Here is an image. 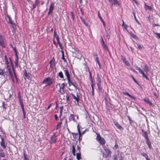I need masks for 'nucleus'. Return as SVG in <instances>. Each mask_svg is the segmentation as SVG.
<instances>
[{"label":"nucleus","mask_w":160,"mask_h":160,"mask_svg":"<svg viewBox=\"0 0 160 160\" xmlns=\"http://www.w3.org/2000/svg\"><path fill=\"white\" fill-rule=\"evenodd\" d=\"M77 150H78V152H80V148L78 146H77Z\"/></svg>","instance_id":"4d7b16f0"},{"label":"nucleus","mask_w":160,"mask_h":160,"mask_svg":"<svg viewBox=\"0 0 160 160\" xmlns=\"http://www.w3.org/2000/svg\"><path fill=\"white\" fill-rule=\"evenodd\" d=\"M0 137L2 140L0 142L1 146L3 147V148L5 149L6 148V146L5 145V142L4 140V139L1 135H0Z\"/></svg>","instance_id":"9d476101"},{"label":"nucleus","mask_w":160,"mask_h":160,"mask_svg":"<svg viewBox=\"0 0 160 160\" xmlns=\"http://www.w3.org/2000/svg\"><path fill=\"white\" fill-rule=\"evenodd\" d=\"M69 119L70 120H72L74 121H75V119L74 115L73 114H71L70 117H69Z\"/></svg>","instance_id":"412c9836"},{"label":"nucleus","mask_w":160,"mask_h":160,"mask_svg":"<svg viewBox=\"0 0 160 160\" xmlns=\"http://www.w3.org/2000/svg\"><path fill=\"white\" fill-rule=\"evenodd\" d=\"M114 123L115 125L116 126V127L120 130H123V128L122 127V126L118 123L117 122H114Z\"/></svg>","instance_id":"dca6fc26"},{"label":"nucleus","mask_w":160,"mask_h":160,"mask_svg":"<svg viewBox=\"0 0 160 160\" xmlns=\"http://www.w3.org/2000/svg\"><path fill=\"white\" fill-rule=\"evenodd\" d=\"M132 37H133V38H134L135 39L137 38V36L134 34L132 35Z\"/></svg>","instance_id":"0e129e2a"},{"label":"nucleus","mask_w":160,"mask_h":160,"mask_svg":"<svg viewBox=\"0 0 160 160\" xmlns=\"http://www.w3.org/2000/svg\"><path fill=\"white\" fill-rule=\"evenodd\" d=\"M145 102L147 103L148 104L150 105V106L152 105V103L150 101H145Z\"/></svg>","instance_id":"a18cd8bd"},{"label":"nucleus","mask_w":160,"mask_h":160,"mask_svg":"<svg viewBox=\"0 0 160 160\" xmlns=\"http://www.w3.org/2000/svg\"><path fill=\"white\" fill-rule=\"evenodd\" d=\"M62 58L64 61V62H66V60L64 57V53H63V51H62Z\"/></svg>","instance_id":"79ce46f5"},{"label":"nucleus","mask_w":160,"mask_h":160,"mask_svg":"<svg viewBox=\"0 0 160 160\" xmlns=\"http://www.w3.org/2000/svg\"><path fill=\"white\" fill-rule=\"evenodd\" d=\"M52 105V103H51L50 104H49V106H48V108H47V110L48 109L50 108V107H51Z\"/></svg>","instance_id":"774afa93"},{"label":"nucleus","mask_w":160,"mask_h":160,"mask_svg":"<svg viewBox=\"0 0 160 160\" xmlns=\"http://www.w3.org/2000/svg\"><path fill=\"white\" fill-rule=\"evenodd\" d=\"M72 134L73 137H76L78 134L77 133H75L74 132H72Z\"/></svg>","instance_id":"3c124183"},{"label":"nucleus","mask_w":160,"mask_h":160,"mask_svg":"<svg viewBox=\"0 0 160 160\" xmlns=\"http://www.w3.org/2000/svg\"><path fill=\"white\" fill-rule=\"evenodd\" d=\"M146 143L148 144V143H150V142L149 141V140L148 138L146 139Z\"/></svg>","instance_id":"603ef678"},{"label":"nucleus","mask_w":160,"mask_h":160,"mask_svg":"<svg viewBox=\"0 0 160 160\" xmlns=\"http://www.w3.org/2000/svg\"><path fill=\"white\" fill-rule=\"evenodd\" d=\"M56 136L54 135H53L51 137L50 140L51 143H54L56 141Z\"/></svg>","instance_id":"ddd939ff"},{"label":"nucleus","mask_w":160,"mask_h":160,"mask_svg":"<svg viewBox=\"0 0 160 160\" xmlns=\"http://www.w3.org/2000/svg\"><path fill=\"white\" fill-rule=\"evenodd\" d=\"M23 77L25 80L27 79H29V75L28 73L27 72V71L25 69H24L23 71Z\"/></svg>","instance_id":"1a4fd4ad"},{"label":"nucleus","mask_w":160,"mask_h":160,"mask_svg":"<svg viewBox=\"0 0 160 160\" xmlns=\"http://www.w3.org/2000/svg\"><path fill=\"white\" fill-rule=\"evenodd\" d=\"M39 3V0H36L34 3L32 5L33 8L32 10H33L36 7V6L38 5Z\"/></svg>","instance_id":"a211bd4d"},{"label":"nucleus","mask_w":160,"mask_h":160,"mask_svg":"<svg viewBox=\"0 0 160 160\" xmlns=\"http://www.w3.org/2000/svg\"><path fill=\"white\" fill-rule=\"evenodd\" d=\"M98 16L99 17V18L101 20V21L103 23V25H104V26L105 27V22L103 21V20L102 19V17H101V16H100V14H99V12L98 13Z\"/></svg>","instance_id":"bb28decb"},{"label":"nucleus","mask_w":160,"mask_h":160,"mask_svg":"<svg viewBox=\"0 0 160 160\" xmlns=\"http://www.w3.org/2000/svg\"><path fill=\"white\" fill-rule=\"evenodd\" d=\"M101 43L102 44L104 50H105L106 51H108V48L106 45L105 42L103 40V38L102 37H101Z\"/></svg>","instance_id":"0eeeda50"},{"label":"nucleus","mask_w":160,"mask_h":160,"mask_svg":"<svg viewBox=\"0 0 160 160\" xmlns=\"http://www.w3.org/2000/svg\"><path fill=\"white\" fill-rule=\"evenodd\" d=\"M0 46L2 48L6 47L5 43L4 42V39L3 36L0 33Z\"/></svg>","instance_id":"20e7f679"},{"label":"nucleus","mask_w":160,"mask_h":160,"mask_svg":"<svg viewBox=\"0 0 160 160\" xmlns=\"http://www.w3.org/2000/svg\"><path fill=\"white\" fill-rule=\"evenodd\" d=\"M141 73L142 74L143 77L145 78L147 80H149L147 76L145 74V73H144L143 71L142 72H141Z\"/></svg>","instance_id":"72a5a7b5"},{"label":"nucleus","mask_w":160,"mask_h":160,"mask_svg":"<svg viewBox=\"0 0 160 160\" xmlns=\"http://www.w3.org/2000/svg\"><path fill=\"white\" fill-rule=\"evenodd\" d=\"M18 56L17 54H16V58L15 59V61L14 63H18Z\"/></svg>","instance_id":"ea45409f"},{"label":"nucleus","mask_w":160,"mask_h":160,"mask_svg":"<svg viewBox=\"0 0 160 160\" xmlns=\"http://www.w3.org/2000/svg\"><path fill=\"white\" fill-rule=\"evenodd\" d=\"M136 69L138 70V71L140 73H141V72H142V70L140 68L138 67H137V66H136Z\"/></svg>","instance_id":"37998d69"},{"label":"nucleus","mask_w":160,"mask_h":160,"mask_svg":"<svg viewBox=\"0 0 160 160\" xmlns=\"http://www.w3.org/2000/svg\"><path fill=\"white\" fill-rule=\"evenodd\" d=\"M20 101V103L21 105V107L22 110V111H23V117L24 118H25V112L24 109V105L22 101Z\"/></svg>","instance_id":"f8f14e48"},{"label":"nucleus","mask_w":160,"mask_h":160,"mask_svg":"<svg viewBox=\"0 0 160 160\" xmlns=\"http://www.w3.org/2000/svg\"><path fill=\"white\" fill-rule=\"evenodd\" d=\"M123 93L124 95L129 96L131 99H135V98L134 97L132 96L128 92H123Z\"/></svg>","instance_id":"6ab92c4d"},{"label":"nucleus","mask_w":160,"mask_h":160,"mask_svg":"<svg viewBox=\"0 0 160 160\" xmlns=\"http://www.w3.org/2000/svg\"><path fill=\"white\" fill-rule=\"evenodd\" d=\"M42 83L46 84L45 86H50L52 83V80L49 78H46L43 80Z\"/></svg>","instance_id":"7ed1b4c3"},{"label":"nucleus","mask_w":160,"mask_h":160,"mask_svg":"<svg viewBox=\"0 0 160 160\" xmlns=\"http://www.w3.org/2000/svg\"><path fill=\"white\" fill-rule=\"evenodd\" d=\"M97 136L96 138L97 140L99 142L100 144L103 145L105 143V141L103 138H102L99 133H97Z\"/></svg>","instance_id":"f03ea898"},{"label":"nucleus","mask_w":160,"mask_h":160,"mask_svg":"<svg viewBox=\"0 0 160 160\" xmlns=\"http://www.w3.org/2000/svg\"><path fill=\"white\" fill-rule=\"evenodd\" d=\"M143 136L145 138V139L148 138V137L147 133L146 131L143 132Z\"/></svg>","instance_id":"c9c22d12"},{"label":"nucleus","mask_w":160,"mask_h":160,"mask_svg":"<svg viewBox=\"0 0 160 160\" xmlns=\"http://www.w3.org/2000/svg\"><path fill=\"white\" fill-rule=\"evenodd\" d=\"M88 72H89V76H90V81H92V80H93L92 77V76L91 72L90 71L89 69L88 70Z\"/></svg>","instance_id":"f704fd0d"},{"label":"nucleus","mask_w":160,"mask_h":160,"mask_svg":"<svg viewBox=\"0 0 160 160\" xmlns=\"http://www.w3.org/2000/svg\"><path fill=\"white\" fill-rule=\"evenodd\" d=\"M4 59H5L6 63L7 65V66L9 64V62L8 61V58H7L6 56H4Z\"/></svg>","instance_id":"4c0bfd02"},{"label":"nucleus","mask_w":160,"mask_h":160,"mask_svg":"<svg viewBox=\"0 0 160 160\" xmlns=\"http://www.w3.org/2000/svg\"><path fill=\"white\" fill-rule=\"evenodd\" d=\"M63 106H61V107H60V114L61 115L62 114V110H63Z\"/></svg>","instance_id":"de8ad7c7"},{"label":"nucleus","mask_w":160,"mask_h":160,"mask_svg":"<svg viewBox=\"0 0 160 160\" xmlns=\"http://www.w3.org/2000/svg\"><path fill=\"white\" fill-rule=\"evenodd\" d=\"M141 73L142 74L143 77L145 78L147 80H149L147 76L145 74V73H144L143 71L142 72H141Z\"/></svg>","instance_id":"473e14b6"},{"label":"nucleus","mask_w":160,"mask_h":160,"mask_svg":"<svg viewBox=\"0 0 160 160\" xmlns=\"http://www.w3.org/2000/svg\"><path fill=\"white\" fill-rule=\"evenodd\" d=\"M68 83L69 86H71L72 85L74 87L76 90L78 89V84L75 82H73L70 79L68 80Z\"/></svg>","instance_id":"39448f33"},{"label":"nucleus","mask_w":160,"mask_h":160,"mask_svg":"<svg viewBox=\"0 0 160 160\" xmlns=\"http://www.w3.org/2000/svg\"><path fill=\"white\" fill-rule=\"evenodd\" d=\"M0 156L2 157H5V153L3 150L1 149H0Z\"/></svg>","instance_id":"aec40b11"},{"label":"nucleus","mask_w":160,"mask_h":160,"mask_svg":"<svg viewBox=\"0 0 160 160\" xmlns=\"http://www.w3.org/2000/svg\"><path fill=\"white\" fill-rule=\"evenodd\" d=\"M7 68L8 70L10 75L11 77V79L12 81L14 82V78H15L17 80V78L16 76V75L15 73V71H14L13 68L12 67L13 71V74L10 68V67L9 66V65L7 66Z\"/></svg>","instance_id":"f257e3e1"},{"label":"nucleus","mask_w":160,"mask_h":160,"mask_svg":"<svg viewBox=\"0 0 160 160\" xmlns=\"http://www.w3.org/2000/svg\"><path fill=\"white\" fill-rule=\"evenodd\" d=\"M132 78L133 80H134V81L136 83H138V82H137V81L136 80V79H135V78L133 77V76H132Z\"/></svg>","instance_id":"680f3d73"},{"label":"nucleus","mask_w":160,"mask_h":160,"mask_svg":"<svg viewBox=\"0 0 160 160\" xmlns=\"http://www.w3.org/2000/svg\"><path fill=\"white\" fill-rule=\"evenodd\" d=\"M61 119L60 120V122H58V125H57V128H60L61 127V125L62 123V122H61Z\"/></svg>","instance_id":"a19ab883"},{"label":"nucleus","mask_w":160,"mask_h":160,"mask_svg":"<svg viewBox=\"0 0 160 160\" xmlns=\"http://www.w3.org/2000/svg\"><path fill=\"white\" fill-rule=\"evenodd\" d=\"M114 1L115 5L118 6L119 5V3L118 0H113Z\"/></svg>","instance_id":"c756f323"},{"label":"nucleus","mask_w":160,"mask_h":160,"mask_svg":"<svg viewBox=\"0 0 160 160\" xmlns=\"http://www.w3.org/2000/svg\"><path fill=\"white\" fill-rule=\"evenodd\" d=\"M65 86V85L64 83H62L61 84V86H60V92H61V90H62V91L63 92H64L63 89L64 88Z\"/></svg>","instance_id":"4be33fe9"},{"label":"nucleus","mask_w":160,"mask_h":160,"mask_svg":"<svg viewBox=\"0 0 160 160\" xmlns=\"http://www.w3.org/2000/svg\"><path fill=\"white\" fill-rule=\"evenodd\" d=\"M23 155H24V160H29V158L27 157L26 156V155H25V152H24V153H23Z\"/></svg>","instance_id":"c03bdc74"},{"label":"nucleus","mask_w":160,"mask_h":160,"mask_svg":"<svg viewBox=\"0 0 160 160\" xmlns=\"http://www.w3.org/2000/svg\"><path fill=\"white\" fill-rule=\"evenodd\" d=\"M103 148L104 150L105 151V153H106V154L104 155L105 156V157H109L111 153L110 150L108 148H107L105 146H103Z\"/></svg>","instance_id":"423d86ee"},{"label":"nucleus","mask_w":160,"mask_h":160,"mask_svg":"<svg viewBox=\"0 0 160 160\" xmlns=\"http://www.w3.org/2000/svg\"><path fill=\"white\" fill-rule=\"evenodd\" d=\"M71 96L75 100H79V96H78V94H77L76 96L74 94H72Z\"/></svg>","instance_id":"f3484780"},{"label":"nucleus","mask_w":160,"mask_h":160,"mask_svg":"<svg viewBox=\"0 0 160 160\" xmlns=\"http://www.w3.org/2000/svg\"><path fill=\"white\" fill-rule=\"evenodd\" d=\"M154 33L157 35V36L159 38H160V33H157L156 32H155Z\"/></svg>","instance_id":"5fc2aeb1"},{"label":"nucleus","mask_w":160,"mask_h":160,"mask_svg":"<svg viewBox=\"0 0 160 160\" xmlns=\"http://www.w3.org/2000/svg\"><path fill=\"white\" fill-rule=\"evenodd\" d=\"M18 97L19 99V100H21V96H20V92H18Z\"/></svg>","instance_id":"8fccbe9b"},{"label":"nucleus","mask_w":160,"mask_h":160,"mask_svg":"<svg viewBox=\"0 0 160 160\" xmlns=\"http://www.w3.org/2000/svg\"><path fill=\"white\" fill-rule=\"evenodd\" d=\"M95 60L96 61L98 62H99V59H98V57H96V59H95Z\"/></svg>","instance_id":"338daca9"},{"label":"nucleus","mask_w":160,"mask_h":160,"mask_svg":"<svg viewBox=\"0 0 160 160\" xmlns=\"http://www.w3.org/2000/svg\"><path fill=\"white\" fill-rule=\"evenodd\" d=\"M137 47H138L140 49H141L142 48V47L141 46L138 44H137Z\"/></svg>","instance_id":"6e6d98bb"},{"label":"nucleus","mask_w":160,"mask_h":160,"mask_svg":"<svg viewBox=\"0 0 160 160\" xmlns=\"http://www.w3.org/2000/svg\"><path fill=\"white\" fill-rule=\"evenodd\" d=\"M97 80L98 82L97 84H101V77L98 73L97 74Z\"/></svg>","instance_id":"4468645a"},{"label":"nucleus","mask_w":160,"mask_h":160,"mask_svg":"<svg viewBox=\"0 0 160 160\" xmlns=\"http://www.w3.org/2000/svg\"><path fill=\"white\" fill-rule=\"evenodd\" d=\"M97 85L98 86V91L100 92H102V88L101 87V84H97Z\"/></svg>","instance_id":"c85d7f7f"},{"label":"nucleus","mask_w":160,"mask_h":160,"mask_svg":"<svg viewBox=\"0 0 160 160\" xmlns=\"http://www.w3.org/2000/svg\"><path fill=\"white\" fill-rule=\"evenodd\" d=\"M143 70L145 72H147L148 71V68L147 65H145L143 66Z\"/></svg>","instance_id":"a878e982"},{"label":"nucleus","mask_w":160,"mask_h":160,"mask_svg":"<svg viewBox=\"0 0 160 160\" xmlns=\"http://www.w3.org/2000/svg\"><path fill=\"white\" fill-rule=\"evenodd\" d=\"M54 4L52 2L51 3L49 8V12L48 13V15H50V14L52 12L54 9Z\"/></svg>","instance_id":"9b49d317"},{"label":"nucleus","mask_w":160,"mask_h":160,"mask_svg":"<svg viewBox=\"0 0 160 160\" xmlns=\"http://www.w3.org/2000/svg\"><path fill=\"white\" fill-rule=\"evenodd\" d=\"M123 23L122 24V26H124L125 28L126 29L127 26L126 25L124 24V21L122 20Z\"/></svg>","instance_id":"bf43d9fd"},{"label":"nucleus","mask_w":160,"mask_h":160,"mask_svg":"<svg viewBox=\"0 0 160 160\" xmlns=\"http://www.w3.org/2000/svg\"><path fill=\"white\" fill-rule=\"evenodd\" d=\"M58 76L61 78H64L62 72H60L58 73Z\"/></svg>","instance_id":"7c9ffc66"},{"label":"nucleus","mask_w":160,"mask_h":160,"mask_svg":"<svg viewBox=\"0 0 160 160\" xmlns=\"http://www.w3.org/2000/svg\"><path fill=\"white\" fill-rule=\"evenodd\" d=\"M64 71H65V74L68 80L71 79L70 78V75L68 70L66 69L65 70H64Z\"/></svg>","instance_id":"2eb2a0df"},{"label":"nucleus","mask_w":160,"mask_h":160,"mask_svg":"<svg viewBox=\"0 0 160 160\" xmlns=\"http://www.w3.org/2000/svg\"><path fill=\"white\" fill-rule=\"evenodd\" d=\"M72 153H73V155L75 156V148L74 147L73 145H72Z\"/></svg>","instance_id":"2f4dec72"},{"label":"nucleus","mask_w":160,"mask_h":160,"mask_svg":"<svg viewBox=\"0 0 160 160\" xmlns=\"http://www.w3.org/2000/svg\"><path fill=\"white\" fill-rule=\"evenodd\" d=\"M122 60H123V62H125L126 60V58L125 57H122Z\"/></svg>","instance_id":"e2e57ef3"},{"label":"nucleus","mask_w":160,"mask_h":160,"mask_svg":"<svg viewBox=\"0 0 160 160\" xmlns=\"http://www.w3.org/2000/svg\"><path fill=\"white\" fill-rule=\"evenodd\" d=\"M4 74V69H0V75H3Z\"/></svg>","instance_id":"58836bf2"},{"label":"nucleus","mask_w":160,"mask_h":160,"mask_svg":"<svg viewBox=\"0 0 160 160\" xmlns=\"http://www.w3.org/2000/svg\"><path fill=\"white\" fill-rule=\"evenodd\" d=\"M82 21L86 26L88 25V24L86 22L85 20L84 19H82Z\"/></svg>","instance_id":"864d4df0"},{"label":"nucleus","mask_w":160,"mask_h":160,"mask_svg":"<svg viewBox=\"0 0 160 160\" xmlns=\"http://www.w3.org/2000/svg\"><path fill=\"white\" fill-rule=\"evenodd\" d=\"M77 128L78 132L79 135V136H80L82 135V133L81 132L80 129V128H79V125H78L77 126Z\"/></svg>","instance_id":"e433bc0d"},{"label":"nucleus","mask_w":160,"mask_h":160,"mask_svg":"<svg viewBox=\"0 0 160 160\" xmlns=\"http://www.w3.org/2000/svg\"><path fill=\"white\" fill-rule=\"evenodd\" d=\"M124 62L126 65H128L129 64V62L128 61H125V62Z\"/></svg>","instance_id":"052dcab7"},{"label":"nucleus","mask_w":160,"mask_h":160,"mask_svg":"<svg viewBox=\"0 0 160 160\" xmlns=\"http://www.w3.org/2000/svg\"><path fill=\"white\" fill-rule=\"evenodd\" d=\"M97 62L98 63V65L99 66L100 68H101V65L100 62L99 61V62Z\"/></svg>","instance_id":"69168bd1"},{"label":"nucleus","mask_w":160,"mask_h":160,"mask_svg":"<svg viewBox=\"0 0 160 160\" xmlns=\"http://www.w3.org/2000/svg\"><path fill=\"white\" fill-rule=\"evenodd\" d=\"M2 104H3V105H2V107L4 109H6V108L5 107V105H4V102H2Z\"/></svg>","instance_id":"13d9d810"},{"label":"nucleus","mask_w":160,"mask_h":160,"mask_svg":"<svg viewBox=\"0 0 160 160\" xmlns=\"http://www.w3.org/2000/svg\"><path fill=\"white\" fill-rule=\"evenodd\" d=\"M141 155L145 158L146 160H150L148 158V155L146 153L142 152L141 153Z\"/></svg>","instance_id":"5701e85b"},{"label":"nucleus","mask_w":160,"mask_h":160,"mask_svg":"<svg viewBox=\"0 0 160 160\" xmlns=\"http://www.w3.org/2000/svg\"><path fill=\"white\" fill-rule=\"evenodd\" d=\"M133 15L134 16V18L135 19V21H136V22L138 24H139V23L138 20L136 18V15H135V11H133Z\"/></svg>","instance_id":"cd10ccee"},{"label":"nucleus","mask_w":160,"mask_h":160,"mask_svg":"<svg viewBox=\"0 0 160 160\" xmlns=\"http://www.w3.org/2000/svg\"><path fill=\"white\" fill-rule=\"evenodd\" d=\"M7 17L9 19L8 23L10 24V25L11 27H12V28H14V27H15V25L13 23V21L12 20L10 17L9 15H7Z\"/></svg>","instance_id":"6e6552de"},{"label":"nucleus","mask_w":160,"mask_h":160,"mask_svg":"<svg viewBox=\"0 0 160 160\" xmlns=\"http://www.w3.org/2000/svg\"><path fill=\"white\" fill-rule=\"evenodd\" d=\"M56 40L57 41V43L58 44H59V43H60V42H59V37L58 36H57L56 37Z\"/></svg>","instance_id":"09e8293b"},{"label":"nucleus","mask_w":160,"mask_h":160,"mask_svg":"<svg viewBox=\"0 0 160 160\" xmlns=\"http://www.w3.org/2000/svg\"><path fill=\"white\" fill-rule=\"evenodd\" d=\"M76 157L77 159L78 160H80L81 159V154L80 152H78L76 154Z\"/></svg>","instance_id":"393cba45"},{"label":"nucleus","mask_w":160,"mask_h":160,"mask_svg":"<svg viewBox=\"0 0 160 160\" xmlns=\"http://www.w3.org/2000/svg\"><path fill=\"white\" fill-rule=\"evenodd\" d=\"M144 8L146 10H149V11H151L152 10V8L151 7L146 4L145 5Z\"/></svg>","instance_id":"b1692460"},{"label":"nucleus","mask_w":160,"mask_h":160,"mask_svg":"<svg viewBox=\"0 0 160 160\" xmlns=\"http://www.w3.org/2000/svg\"><path fill=\"white\" fill-rule=\"evenodd\" d=\"M91 86L92 87V89H93V85H94V82H93V80H92V81H91Z\"/></svg>","instance_id":"49530a36"}]
</instances>
